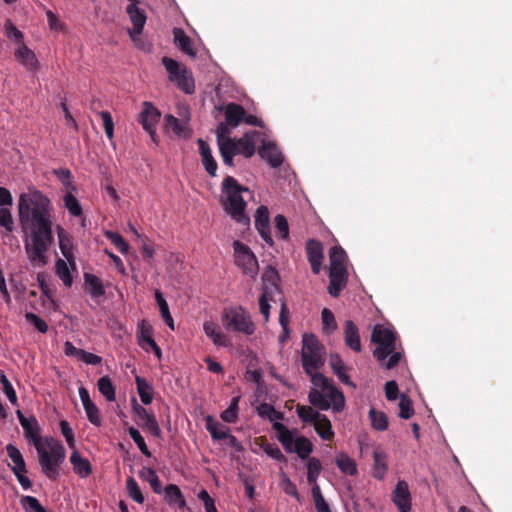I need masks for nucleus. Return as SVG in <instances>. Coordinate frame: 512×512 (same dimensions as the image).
Here are the masks:
<instances>
[{
  "label": "nucleus",
  "mask_w": 512,
  "mask_h": 512,
  "mask_svg": "<svg viewBox=\"0 0 512 512\" xmlns=\"http://www.w3.org/2000/svg\"><path fill=\"white\" fill-rule=\"evenodd\" d=\"M159 110L150 102H144L142 111L138 116V121L143 129L150 135L153 141H156V125L160 120Z\"/></svg>",
  "instance_id": "1a4fd4ad"
},
{
  "label": "nucleus",
  "mask_w": 512,
  "mask_h": 512,
  "mask_svg": "<svg viewBox=\"0 0 512 512\" xmlns=\"http://www.w3.org/2000/svg\"><path fill=\"white\" fill-rule=\"evenodd\" d=\"M70 265L63 259H57L55 263L56 274L62 280L66 287H70L73 283V277L70 273Z\"/></svg>",
  "instance_id": "a19ab883"
},
{
  "label": "nucleus",
  "mask_w": 512,
  "mask_h": 512,
  "mask_svg": "<svg viewBox=\"0 0 512 512\" xmlns=\"http://www.w3.org/2000/svg\"><path fill=\"white\" fill-rule=\"evenodd\" d=\"M344 341L347 347L355 352H361V341L358 327L352 320H347L344 325Z\"/></svg>",
  "instance_id": "a211bd4d"
},
{
  "label": "nucleus",
  "mask_w": 512,
  "mask_h": 512,
  "mask_svg": "<svg viewBox=\"0 0 512 512\" xmlns=\"http://www.w3.org/2000/svg\"><path fill=\"white\" fill-rule=\"evenodd\" d=\"M270 227V217L268 208L261 205L257 208L255 213V228Z\"/></svg>",
  "instance_id": "5fc2aeb1"
},
{
  "label": "nucleus",
  "mask_w": 512,
  "mask_h": 512,
  "mask_svg": "<svg viewBox=\"0 0 512 512\" xmlns=\"http://www.w3.org/2000/svg\"><path fill=\"white\" fill-rule=\"evenodd\" d=\"M50 199L33 188L22 193L18 200V216L23 231L30 230L32 244L25 245L26 253L33 264H47L46 252L54 241L52 232Z\"/></svg>",
  "instance_id": "f257e3e1"
},
{
  "label": "nucleus",
  "mask_w": 512,
  "mask_h": 512,
  "mask_svg": "<svg viewBox=\"0 0 512 512\" xmlns=\"http://www.w3.org/2000/svg\"><path fill=\"white\" fill-rule=\"evenodd\" d=\"M198 145L205 170L210 176H216L218 166L216 160L212 156L210 146L203 139H198Z\"/></svg>",
  "instance_id": "aec40b11"
},
{
  "label": "nucleus",
  "mask_w": 512,
  "mask_h": 512,
  "mask_svg": "<svg viewBox=\"0 0 512 512\" xmlns=\"http://www.w3.org/2000/svg\"><path fill=\"white\" fill-rule=\"evenodd\" d=\"M330 268L347 269L345 262L347 255L345 250L340 246H334L329 252Z\"/></svg>",
  "instance_id": "4c0bfd02"
},
{
  "label": "nucleus",
  "mask_w": 512,
  "mask_h": 512,
  "mask_svg": "<svg viewBox=\"0 0 512 512\" xmlns=\"http://www.w3.org/2000/svg\"><path fill=\"white\" fill-rule=\"evenodd\" d=\"M155 300L157 302V305L159 307L160 315L163 319V321L166 323V325L171 329L174 330V320L171 316L169 306L167 301L165 300L163 293L160 290L155 291Z\"/></svg>",
  "instance_id": "72a5a7b5"
},
{
  "label": "nucleus",
  "mask_w": 512,
  "mask_h": 512,
  "mask_svg": "<svg viewBox=\"0 0 512 512\" xmlns=\"http://www.w3.org/2000/svg\"><path fill=\"white\" fill-rule=\"evenodd\" d=\"M323 329L327 332L336 330L337 323L334 314L328 308H324L321 312Z\"/></svg>",
  "instance_id": "13d9d810"
},
{
  "label": "nucleus",
  "mask_w": 512,
  "mask_h": 512,
  "mask_svg": "<svg viewBox=\"0 0 512 512\" xmlns=\"http://www.w3.org/2000/svg\"><path fill=\"white\" fill-rule=\"evenodd\" d=\"M198 498L203 502L206 512H218L213 498L205 489L199 492Z\"/></svg>",
  "instance_id": "774afa93"
},
{
  "label": "nucleus",
  "mask_w": 512,
  "mask_h": 512,
  "mask_svg": "<svg viewBox=\"0 0 512 512\" xmlns=\"http://www.w3.org/2000/svg\"><path fill=\"white\" fill-rule=\"evenodd\" d=\"M165 500L171 507L183 509L186 507L185 498L180 488L175 484H168L164 489Z\"/></svg>",
  "instance_id": "393cba45"
},
{
  "label": "nucleus",
  "mask_w": 512,
  "mask_h": 512,
  "mask_svg": "<svg viewBox=\"0 0 512 512\" xmlns=\"http://www.w3.org/2000/svg\"><path fill=\"white\" fill-rule=\"evenodd\" d=\"M135 383L138 395L144 405H149L153 401L154 389L153 386L143 377L136 376Z\"/></svg>",
  "instance_id": "7c9ffc66"
},
{
  "label": "nucleus",
  "mask_w": 512,
  "mask_h": 512,
  "mask_svg": "<svg viewBox=\"0 0 512 512\" xmlns=\"http://www.w3.org/2000/svg\"><path fill=\"white\" fill-rule=\"evenodd\" d=\"M348 272L347 269H338L336 267L329 270V286L328 293L332 297H338L347 285Z\"/></svg>",
  "instance_id": "f3484780"
},
{
  "label": "nucleus",
  "mask_w": 512,
  "mask_h": 512,
  "mask_svg": "<svg viewBox=\"0 0 512 512\" xmlns=\"http://www.w3.org/2000/svg\"><path fill=\"white\" fill-rule=\"evenodd\" d=\"M84 282L92 298L95 299L104 296L105 288L99 277L91 273H84Z\"/></svg>",
  "instance_id": "c85d7f7f"
},
{
  "label": "nucleus",
  "mask_w": 512,
  "mask_h": 512,
  "mask_svg": "<svg viewBox=\"0 0 512 512\" xmlns=\"http://www.w3.org/2000/svg\"><path fill=\"white\" fill-rule=\"evenodd\" d=\"M126 490L130 498H132L138 504L144 502V496L141 489L133 477H128L126 480Z\"/></svg>",
  "instance_id": "de8ad7c7"
},
{
  "label": "nucleus",
  "mask_w": 512,
  "mask_h": 512,
  "mask_svg": "<svg viewBox=\"0 0 512 512\" xmlns=\"http://www.w3.org/2000/svg\"><path fill=\"white\" fill-rule=\"evenodd\" d=\"M229 126L230 125L227 124V121L218 124L215 131L218 146H221V144L226 143L227 140H233V138H230L231 130Z\"/></svg>",
  "instance_id": "bf43d9fd"
},
{
  "label": "nucleus",
  "mask_w": 512,
  "mask_h": 512,
  "mask_svg": "<svg viewBox=\"0 0 512 512\" xmlns=\"http://www.w3.org/2000/svg\"><path fill=\"white\" fill-rule=\"evenodd\" d=\"M174 43L178 48L185 54L189 55L192 58H195L197 55L196 50L193 48L192 40L188 37L183 29L174 28L173 30Z\"/></svg>",
  "instance_id": "b1692460"
},
{
  "label": "nucleus",
  "mask_w": 512,
  "mask_h": 512,
  "mask_svg": "<svg viewBox=\"0 0 512 512\" xmlns=\"http://www.w3.org/2000/svg\"><path fill=\"white\" fill-rule=\"evenodd\" d=\"M162 64L169 73L170 81L174 82L180 90L186 94L194 92V78L184 65L169 57H163Z\"/></svg>",
  "instance_id": "0eeeda50"
},
{
  "label": "nucleus",
  "mask_w": 512,
  "mask_h": 512,
  "mask_svg": "<svg viewBox=\"0 0 512 512\" xmlns=\"http://www.w3.org/2000/svg\"><path fill=\"white\" fill-rule=\"evenodd\" d=\"M222 324L227 331L243 333L247 336L255 332V324L241 306L225 309L222 314Z\"/></svg>",
  "instance_id": "39448f33"
},
{
  "label": "nucleus",
  "mask_w": 512,
  "mask_h": 512,
  "mask_svg": "<svg viewBox=\"0 0 512 512\" xmlns=\"http://www.w3.org/2000/svg\"><path fill=\"white\" fill-rule=\"evenodd\" d=\"M5 34L9 39H13L18 44L23 42V33L10 20L5 24Z\"/></svg>",
  "instance_id": "0e129e2a"
},
{
  "label": "nucleus",
  "mask_w": 512,
  "mask_h": 512,
  "mask_svg": "<svg viewBox=\"0 0 512 512\" xmlns=\"http://www.w3.org/2000/svg\"><path fill=\"white\" fill-rule=\"evenodd\" d=\"M258 154L273 168H278L283 163L282 153L274 142L262 139V145L258 150Z\"/></svg>",
  "instance_id": "dca6fc26"
},
{
  "label": "nucleus",
  "mask_w": 512,
  "mask_h": 512,
  "mask_svg": "<svg viewBox=\"0 0 512 512\" xmlns=\"http://www.w3.org/2000/svg\"><path fill=\"white\" fill-rule=\"evenodd\" d=\"M245 116V109L236 103H229L225 108V120L232 127H237Z\"/></svg>",
  "instance_id": "c756f323"
},
{
  "label": "nucleus",
  "mask_w": 512,
  "mask_h": 512,
  "mask_svg": "<svg viewBox=\"0 0 512 512\" xmlns=\"http://www.w3.org/2000/svg\"><path fill=\"white\" fill-rule=\"evenodd\" d=\"M235 264L251 277L258 273L259 265L249 246L236 240L233 242Z\"/></svg>",
  "instance_id": "6e6552de"
},
{
  "label": "nucleus",
  "mask_w": 512,
  "mask_h": 512,
  "mask_svg": "<svg viewBox=\"0 0 512 512\" xmlns=\"http://www.w3.org/2000/svg\"><path fill=\"white\" fill-rule=\"evenodd\" d=\"M126 12L133 24V28L129 30V36L132 41H136V37L142 33L145 26L147 19L146 13L134 3L127 6Z\"/></svg>",
  "instance_id": "4468645a"
},
{
  "label": "nucleus",
  "mask_w": 512,
  "mask_h": 512,
  "mask_svg": "<svg viewBox=\"0 0 512 512\" xmlns=\"http://www.w3.org/2000/svg\"><path fill=\"white\" fill-rule=\"evenodd\" d=\"M316 433L323 440H332L334 432L332 430V424L326 415L321 414L320 418L316 419L313 423Z\"/></svg>",
  "instance_id": "473e14b6"
},
{
  "label": "nucleus",
  "mask_w": 512,
  "mask_h": 512,
  "mask_svg": "<svg viewBox=\"0 0 512 512\" xmlns=\"http://www.w3.org/2000/svg\"><path fill=\"white\" fill-rule=\"evenodd\" d=\"M205 334L212 340L217 346L226 347L229 345L227 336L221 331L220 327L211 321H207L203 325Z\"/></svg>",
  "instance_id": "a878e982"
},
{
  "label": "nucleus",
  "mask_w": 512,
  "mask_h": 512,
  "mask_svg": "<svg viewBox=\"0 0 512 512\" xmlns=\"http://www.w3.org/2000/svg\"><path fill=\"white\" fill-rule=\"evenodd\" d=\"M312 451L313 444L308 438L304 436H299L296 438L294 452L298 454L299 458L303 460L307 459Z\"/></svg>",
  "instance_id": "37998d69"
},
{
  "label": "nucleus",
  "mask_w": 512,
  "mask_h": 512,
  "mask_svg": "<svg viewBox=\"0 0 512 512\" xmlns=\"http://www.w3.org/2000/svg\"><path fill=\"white\" fill-rule=\"evenodd\" d=\"M138 329H139V334H140L139 345L143 349L148 350L149 347L151 346L150 341H154V339L152 338L153 329L145 320H142L138 324Z\"/></svg>",
  "instance_id": "79ce46f5"
},
{
  "label": "nucleus",
  "mask_w": 512,
  "mask_h": 512,
  "mask_svg": "<svg viewBox=\"0 0 512 512\" xmlns=\"http://www.w3.org/2000/svg\"><path fill=\"white\" fill-rule=\"evenodd\" d=\"M398 415L402 419H410L414 415L412 400L406 394L400 395Z\"/></svg>",
  "instance_id": "8fccbe9b"
},
{
  "label": "nucleus",
  "mask_w": 512,
  "mask_h": 512,
  "mask_svg": "<svg viewBox=\"0 0 512 512\" xmlns=\"http://www.w3.org/2000/svg\"><path fill=\"white\" fill-rule=\"evenodd\" d=\"M371 340L377 344L373 355L378 361L385 360L396 350L397 334L391 328L376 325L372 331Z\"/></svg>",
  "instance_id": "423d86ee"
},
{
  "label": "nucleus",
  "mask_w": 512,
  "mask_h": 512,
  "mask_svg": "<svg viewBox=\"0 0 512 512\" xmlns=\"http://www.w3.org/2000/svg\"><path fill=\"white\" fill-rule=\"evenodd\" d=\"M272 427L277 432V439L284 450L287 453H293L296 439H294L292 432L281 422L273 423Z\"/></svg>",
  "instance_id": "6ab92c4d"
},
{
  "label": "nucleus",
  "mask_w": 512,
  "mask_h": 512,
  "mask_svg": "<svg viewBox=\"0 0 512 512\" xmlns=\"http://www.w3.org/2000/svg\"><path fill=\"white\" fill-rule=\"evenodd\" d=\"M369 418L373 429L377 431H385L388 429L389 420L384 412L371 408L369 410Z\"/></svg>",
  "instance_id": "e433bc0d"
},
{
  "label": "nucleus",
  "mask_w": 512,
  "mask_h": 512,
  "mask_svg": "<svg viewBox=\"0 0 512 512\" xmlns=\"http://www.w3.org/2000/svg\"><path fill=\"white\" fill-rule=\"evenodd\" d=\"M6 451L9 458L14 463V465L11 466V470L13 471V469H15L17 472H27L26 464L20 450L16 446L8 444Z\"/></svg>",
  "instance_id": "c9c22d12"
},
{
  "label": "nucleus",
  "mask_w": 512,
  "mask_h": 512,
  "mask_svg": "<svg viewBox=\"0 0 512 512\" xmlns=\"http://www.w3.org/2000/svg\"><path fill=\"white\" fill-rule=\"evenodd\" d=\"M70 462L74 472L81 478H87L92 473V466L88 459L83 458L80 453L75 450L70 456Z\"/></svg>",
  "instance_id": "4be33fe9"
},
{
  "label": "nucleus",
  "mask_w": 512,
  "mask_h": 512,
  "mask_svg": "<svg viewBox=\"0 0 512 512\" xmlns=\"http://www.w3.org/2000/svg\"><path fill=\"white\" fill-rule=\"evenodd\" d=\"M205 426L214 440H225L229 437L230 428L216 421L211 415L205 418Z\"/></svg>",
  "instance_id": "5701e85b"
},
{
  "label": "nucleus",
  "mask_w": 512,
  "mask_h": 512,
  "mask_svg": "<svg viewBox=\"0 0 512 512\" xmlns=\"http://www.w3.org/2000/svg\"><path fill=\"white\" fill-rule=\"evenodd\" d=\"M281 488L285 494L292 496L297 501H300V494L296 485L285 474L283 475V479L281 481Z\"/></svg>",
  "instance_id": "680f3d73"
},
{
  "label": "nucleus",
  "mask_w": 512,
  "mask_h": 512,
  "mask_svg": "<svg viewBox=\"0 0 512 512\" xmlns=\"http://www.w3.org/2000/svg\"><path fill=\"white\" fill-rule=\"evenodd\" d=\"M306 253L312 272L318 274L324 259L322 243L316 239H309L306 243Z\"/></svg>",
  "instance_id": "2eb2a0df"
},
{
  "label": "nucleus",
  "mask_w": 512,
  "mask_h": 512,
  "mask_svg": "<svg viewBox=\"0 0 512 512\" xmlns=\"http://www.w3.org/2000/svg\"><path fill=\"white\" fill-rule=\"evenodd\" d=\"M59 246H60V250H61L63 256L65 257V259L67 260V262L69 263L71 268L73 270H75L76 262H75L73 249H72L69 239L64 237L63 229H61V228H59Z\"/></svg>",
  "instance_id": "58836bf2"
},
{
  "label": "nucleus",
  "mask_w": 512,
  "mask_h": 512,
  "mask_svg": "<svg viewBox=\"0 0 512 512\" xmlns=\"http://www.w3.org/2000/svg\"><path fill=\"white\" fill-rule=\"evenodd\" d=\"M261 447L263 451L272 459L282 463L287 462V458L276 444L265 442Z\"/></svg>",
  "instance_id": "6e6d98bb"
},
{
  "label": "nucleus",
  "mask_w": 512,
  "mask_h": 512,
  "mask_svg": "<svg viewBox=\"0 0 512 512\" xmlns=\"http://www.w3.org/2000/svg\"><path fill=\"white\" fill-rule=\"evenodd\" d=\"M99 115L103 121V127L105 130V134H106L107 138L111 140L114 136V122H113L112 116H111L110 112H108V111H101V112H99Z\"/></svg>",
  "instance_id": "e2e57ef3"
},
{
  "label": "nucleus",
  "mask_w": 512,
  "mask_h": 512,
  "mask_svg": "<svg viewBox=\"0 0 512 512\" xmlns=\"http://www.w3.org/2000/svg\"><path fill=\"white\" fill-rule=\"evenodd\" d=\"M277 237L283 240L289 238V225L286 217L282 214H278L274 219Z\"/></svg>",
  "instance_id": "3c124183"
},
{
  "label": "nucleus",
  "mask_w": 512,
  "mask_h": 512,
  "mask_svg": "<svg viewBox=\"0 0 512 512\" xmlns=\"http://www.w3.org/2000/svg\"><path fill=\"white\" fill-rule=\"evenodd\" d=\"M329 362L333 373L343 384L355 387V384L351 382L349 375L346 373V366L339 354H331Z\"/></svg>",
  "instance_id": "bb28decb"
},
{
  "label": "nucleus",
  "mask_w": 512,
  "mask_h": 512,
  "mask_svg": "<svg viewBox=\"0 0 512 512\" xmlns=\"http://www.w3.org/2000/svg\"><path fill=\"white\" fill-rule=\"evenodd\" d=\"M105 235L111 241V243L119 250L120 253H128L129 244L119 233L107 231Z\"/></svg>",
  "instance_id": "603ef678"
},
{
  "label": "nucleus",
  "mask_w": 512,
  "mask_h": 512,
  "mask_svg": "<svg viewBox=\"0 0 512 512\" xmlns=\"http://www.w3.org/2000/svg\"><path fill=\"white\" fill-rule=\"evenodd\" d=\"M20 503L26 512H36L42 506L36 497L28 495L23 496Z\"/></svg>",
  "instance_id": "338daca9"
},
{
  "label": "nucleus",
  "mask_w": 512,
  "mask_h": 512,
  "mask_svg": "<svg viewBox=\"0 0 512 512\" xmlns=\"http://www.w3.org/2000/svg\"><path fill=\"white\" fill-rule=\"evenodd\" d=\"M15 58L28 70H35L38 67V61L35 53L29 49L24 42L20 43L16 49Z\"/></svg>",
  "instance_id": "412c9836"
},
{
  "label": "nucleus",
  "mask_w": 512,
  "mask_h": 512,
  "mask_svg": "<svg viewBox=\"0 0 512 512\" xmlns=\"http://www.w3.org/2000/svg\"><path fill=\"white\" fill-rule=\"evenodd\" d=\"M128 433H129V436L132 438V440L137 445V447L139 448V450L146 457H151V452L148 449L146 442H145L144 438L142 437V435L140 434V432L138 431V429H136L135 427H130L128 429Z\"/></svg>",
  "instance_id": "864d4df0"
},
{
  "label": "nucleus",
  "mask_w": 512,
  "mask_h": 512,
  "mask_svg": "<svg viewBox=\"0 0 512 512\" xmlns=\"http://www.w3.org/2000/svg\"><path fill=\"white\" fill-rule=\"evenodd\" d=\"M35 449L42 473L50 480H56L60 474V466L66 457V449L63 444L49 437L45 438L43 445H36Z\"/></svg>",
  "instance_id": "20e7f679"
},
{
  "label": "nucleus",
  "mask_w": 512,
  "mask_h": 512,
  "mask_svg": "<svg viewBox=\"0 0 512 512\" xmlns=\"http://www.w3.org/2000/svg\"><path fill=\"white\" fill-rule=\"evenodd\" d=\"M335 464L338 469L345 475L356 476L358 475L357 464L347 453L340 452L336 455Z\"/></svg>",
  "instance_id": "cd10ccee"
},
{
  "label": "nucleus",
  "mask_w": 512,
  "mask_h": 512,
  "mask_svg": "<svg viewBox=\"0 0 512 512\" xmlns=\"http://www.w3.org/2000/svg\"><path fill=\"white\" fill-rule=\"evenodd\" d=\"M0 383L2 384L3 391L6 394L8 400L11 402V404L17 405L18 404L17 394H16L12 384L8 380L7 376L4 374V372L0 373Z\"/></svg>",
  "instance_id": "4d7b16f0"
},
{
  "label": "nucleus",
  "mask_w": 512,
  "mask_h": 512,
  "mask_svg": "<svg viewBox=\"0 0 512 512\" xmlns=\"http://www.w3.org/2000/svg\"><path fill=\"white\" fill-rule=\"evenodd\" d=\"M17 418L24 430L25 437L31 441L36 448V445L41 446L44 444L41 440L40 431L41 428L39 426L38 420L35 416L25 417L24 414L20 411H16Z\"/></svg>",
  "instance_id": "9b49d317"
},
{
  "label": "nucleus",
  "mask_w": 512,
  "mask_h": 512,
  "mask_svg": "<svg viewBox=\"0 0 512 512\" xmlns=\"http://www.w3.org/2000/svg\"><path fill=\"white\" fill-rule=\"evenodd\" d=\"M99 392L107 401H115V387L108 375L102 376L97 382Z\"/></svg>",
  "instance_id": "ea45409f"
},
{
  "label": "nucleus",
  "mask_w": 512,
  "mask_h": 512,
  "mask_svg": "<svg viewBox=\"0 0 512 512\" xmlns=\"http://www.w3.org/2000/svg\"><path fill=\"white\" fill-rule=\"evenodd\" d=\"M307 469H308V472H307L308 482L310 484L316 483V481L321 473V470H322V465H321L320 460L315 457L308 458Z\"/></svg>",
  "instance_id": "09e8293b"
},
{
  "label": "nucleus",
  "mask_w": 512,
  "mask_h": 512,
  "mask_svg": "<svg viewBox=\"0 0 512 512\" xmlns=\"http://www.w3.org/2000/svg\"><path fill=\"white\" fill-rule=\"evenodd\" d=\"M219 151H220L223 163L227 166L233 167L234 166L233 157L237 154H236L235 145L232 142V140H227L226 143L221 144V146H219Z\"/></svg>",
  "instance_id": "c03bdc74"
},
{
  "label": "nucleus",
  "mask_w": 512,
  "mask_h": 512,
  "mask_svg": "<svg viewBox=\"0 0 512 512\" xmlns=\"http://www.w3.org/2000/svg\"><path fill=\"white\" fill-rule=\"evenodd\" d=\"M53 174L59 179V181L66 187H70L73 191L76 187L72 184V173L69 169L60 168L55 169Z\"/></svg>",
  "instance_id": "052dcab7"
},
{
  "label": "nucleus",
  "mask_w": 512,
  "mask_h": 512,
  "mask_svg": "<svg viewBox=\"0 0 512 512\" xmlns=\"http://www.w3.org/2000/svg\"><path fill=\"white\" fill-rule=\"evenodd\" d=\"M296 412L304 423H314L321 415V413L314 411L312 407L305 405H297Z\"/></svg>",
  "instance_id": "49530a36"
},
{
  "label": "nucleus",
  "mask_w": 512,
  "mask_h": 512,
  "mask_svg": "<svg viewBox=\"0 0 512 512\" xmlns=\"http://www.w3.org/2000/svg\"><path fill=\"white\" fill-rule=\"evenodd\" d=\"M63 201L65 208L72 216L79 217L83 214L82 206L72 192H68L64 196Z\"/></svg>",
  "instance_id": "a18cd8bd"
},
{
  "label": "nucleus",
  "mask_w": 512,
  "mask_h": 512,
  "mask_svg": "<svg viewBox=\"0 0 512 512\" xmlns=\"http://www.w3.org/2000/svg\"><path fill=\"white\" fill-rule=\"evenodd\" d=\"M133 413L137 417V424L148 431L152 436L159 438L161 436V429L153 414H150L142 405L133 400L132 405Z\"/></svg>",
  "instance_id": "9d476101"
},
{
  "label": "nucleus",
  "mask_w": 512,
  "mask_h": 512,
  "mask_svg": "<svg viewBox=\"0 0 512 512\" xmlns=\"http://www.w3.org/2000/svg\"><path fill=\"white\" fill-rule=\"evenodd\" d=\"M373 460V476L377 479H383L388 469L386 454L383 451L375 450Z\"/></svg>",
  "instance_id": "f704fd0d"
},
{
  "label": "nucleus",
  "mask_w": 512,
  "mask_h": 512,
  "mask_svg": "<svg viewBox=\"0 0 512 512\" xmlns=\"http://www.w3.org/2000/svg\"><path fill=\"white\" fill-rule=\"evenodd\" d=\"M89 422L95 426H100L102 421L98 407L92 403L84 407Z\"/></svg>",
  "instance_id": "69168bd1"
},
{
  "label": "nucleus",
  "mask_w": 512,
  "mask_h": 512,
  "mask_svg": "<svg viewBox=\"0 0 512 512\" xmlns=\"http://www.w3.org/2000/svg\"><path fill=\"white\" fill-rule=\"evenodd\" d=\"M166 128L177 136L187 137L190 134L187 121H181L173 115L165 116Z\"/></svg>",
  "instance_id": "2f4dec72"
},
{
  "label": "nucleus",
  "mask_w": 512,
  "mask_h": 512,
  "mask_svg": "<svg viewBox=\"0 0 512 512\" xmlns=\"http://www.w3.org/2000/svg\"><path fill=\"white\" fill-rule=\"evenodd\" d=\"M222 198L221 204L224 211L237 223L249 225L250 218L246 215V202L242 196L243 192H249V189L232 177L226 176L221 186Z\"/></svg>",
  "instance_id": "7ed1b4c3"
},
{
  "label": "nucleus",
  "mask_w": 512,
  "mask_h": 512,
  "mask_svg": "<svg viewBox=\"0 0 512 512\" xmlns=\"http://www.w3.org/2000/svg\"><path fill=\"white\" fill-rule=\"evenodd\" d=\"M392 501L400 512H410L411 494L406 481L399 480L392 493Z\"/></svg>",
  "instance_id": "ddd939ff"
},
{
  "label": "nucleus",
  "mask_w": 512,
  "mask_h": 512,
  "mask_svg": "<svg viewBox=\"0 0 512 512\" xmlns=\"http://www.w3.org/2000/svg\"><path fill=\"white\" fill-rule=\"evenodd\" d=\"M326 349L314 334H304L302 337L301 364L304 372L310 376L314 385L309 391L308 399L312 406L319 410H332L336 413L345 408V397L341 390L334 386L318 370L325 364Z\"/></svg>",
  "instance_id": "f03ea898"
},
{
  "label": "nucleus",
  "mask_w": 512,
  "mask_h": 512,
  "mask_svg": "<svg viewBox=\"0 0 512 512\" xmlns=\"http://www.w3.org/2000/svg\"><path fill=\"white\" fill-rule=\"evenodd\" d=\"M261 137V133L258 131L246 132L241 138L233 139L232 142L235 145L236 154H242L246 158H250L256 151V142Z\"/></svg>",
  "instance_id": "f8f14e48"
}]
</instances>
